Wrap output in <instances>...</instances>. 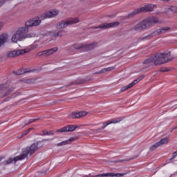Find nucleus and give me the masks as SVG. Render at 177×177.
I'll return each mask as SVG.
<instances>
[{
    "mask_svg": "<svg viewBox=\"0 0 177 177\" xmlns=\"http://www.w3.org/2000/svg\"><path fill=\"white\" fill-rule=\"evenodd\" d=\"M86 115H88V112L86 111H80L75 113H69L70 118H84V117H86Z\"/></svg>",
    "mask_w": 177,
    "mask_h": 177,
    "instance_id": "nucleus-13",
    "label": "nucleus"
},
{
    "mask_svg": "<svg viewBox=\"0 0 177 177\" xmlns=\"http://www.w3.org/2000/svg\"><path fill=\"white\" fill-rule=\"evenodd\" d=\"M174 129H177V127L176 128H174Z\"/></svg>",
    "mask_w": 177,
    "mask_h": 177,
    "instance_id": "nucleus-38",
    "label": "nucleus"
},
{
    "mask_svg": "<svg viewBox=\"0 0 177 177\" xmlns=\"http://www.w3.org/2000/svg\"><path fill=\"white\" fill-rule=\"evenodd\" d=\"M145 78V75H141L140 77H138L137 80H138L139 82L141 80H143Z\"/></svg>",
    "mask_w": 177,
    "mask_h": 177,
    "instance_id": "nucleus-31",
    "label": "nucleus"
},
{
    "mask_svg": "<svg viewBox=\"0 0 177 177\" xmlns=\"http://www.w3.org/2000/svg\"><path fill=\"white\" fill-rule=\"evenodd\" d=\"M138 82H139V80L136 79L133 82L130 83L129 85H130L131 88H132V86H133V85H136V84H138Z\"/></svg>",
    "mask_w": 177,
    "mask_h": 177,
    "instance_id": "nucleus-23",
    "label": "nucleus"
},
{
    "mask_svg": "<svg viewBox=\"0 0 177 177\" xmlns=\"http://www.w3.org/2000/svg\"><path fill=\"white\" fill-rule=\"evenodd\" d=\"M35 121H37V119H31L29 122L31 123L34 122Z\"/></svg>",
    "mask_w": 177,
    "mask_h": 177,
    "instance_id": "nucleus-35",
    "label": "nucleus"
},
{
    "mask_svg": "<svg viewBox=\"0 0 177 177\" xmlns=\"http://www.w3.org/2000/svg\"><path fill=\"white\" fill-rule=\"evenodd\" d=\"M4 24L2 21H0V31L3 28Z\"/></svg>",
    "mask_w": 177,
    "mask_h": 177,
    "instance_id": "nucleus-29",
    "label": "nucleus"
},
{
    "mask_svg": "<svg viewBox=\"0 0 177 177\" xmlns=\"http://www.w3.org/2000/svg\"><path fill=\"white\" fill-rule=\"evenodd\" d=\"M104 73H107L106 68H104L101 69L100 71L95 72V74H104Z\"/></svg>",
    "mask_w": 177,
    "mask_h": 177,
    "instance_id": "nucleus-21",
    "label": "nucleus"
},
{
    "mask_svg": "<svg viewBox=\"0 0 177 177\" xmlns=\"http://www.w3.org/2000/svg\"><path fill=\"white\" fill-rule=\"evenodd\" d=\"M42 142L33 143L30 147L23 149L21 155L16 156L15 158H10L6 161V164H12V162H16L17 161L24 160L28 154H34V153H35L38 149L42 147Z\"/></svg>",
    "mask_w": 177,
    "mask_h": 177,
    "instance_id": "nucleus-2",
    "label": "nucleus"
},
{
    "mask_svg": "<svg viewBox=\"0 0 177 177\" xmlns=\"http://www.w3.org/2000/svg\"><path fill=\"white\" fill-rule=\"evenodd\" d=\"M71 142H74V138H70L68 140H65L62 142H59L57 144V146H66V145H68L69 143H71Z\"/></svg>",
    "mask_w": 177,
    "mask_h": 177,
    "instance_id": "nucleus-18",
    "label": "nucleus"
},
{
    "mask_svg": "<svg viewBox=\"0 0 177 177\" xmlns=\"http://www.w3.org/2000/svg\"><path fill=\"white\" fill-rule=\"evenodd\" d=\"M124 160H119V161H116V162H122Z\"/></svg>",
    "mask_w": 177,
    "mask_h": 177,
    "instance_id": "nucleus-36",
    "label": "nucleus"
},
{
    "mask_svg": "<svg viewBox=\"0 0 177 177\" xmlns=\"http://www.w3.org/2000/svg\"><path fill=\"white\" fill-rule=\"evenodd\" d=\"M57 47L53 48L49 50H45L46 52V56H50V55H53L55 52H57Z\"/></svg>",
    "mask_w": 177,
    "mask_h": 177,
    "instance_id": "nucleus-17",
    "label": "nucleus"
},
{
    "mask_svg": "<svg viewBox=\"0 0 177 177\" xmlns=\"http://www.w3.org/2000/svg\"><path fill=\"white\" fill-rule=\"evenodd\" d=\"M102 176H116V177H120V176H122V175L120 174H114V173H107V174H102Z\"/></svg>",
    "mask_w": 177,
    "mask_h": 177,
    "instance_id": "nucleus-19",
    "label": "nucleus"
},
{
    "mask_svg": "<svg viewBox=\"0 0 177 177\" xmlns=\"http://www.w3.org/2000/svg\"><path fill=\"white\" fill-rule=\"evenodd\" d=\"M162 1H169V0H162Z\"/></svg>",
    "mask_w": 177,
    "mask_h": 177,
    "instance_id": "nucleus-37",
    "label": "nucleus"
},
{
    "mask_svg": "<svg viewBox=\"0 0 177 177\" xmlns=\"http://www.w3.org/2000/svg\"><path fill=\"white\" fill-rule=\"evenodd\" d=\"M2 160V158H0V161Z\"/></svg>",
    "mask_w": 177,
    "mask_h": 177,
    "instance_id": "nucleus-39",
    "label": "nucleus"
},
{
    "mask_svg": "<svg viewBox=\"0 0 177 177\" xmlns=\"http://www.w3.org/2000/svg\"><path fill=\"white\" fill-rule=\"evenodd\" d=\"M118 122H121V120H113V121H112V122H109V124H118Z\"/></svg>",
    "mask_w": 177,
    "mask_h": 177,
    "instance_id": "nucleus-26",
    "label": "nucleus"
},
{
    "mask_svg": "<svg viewBox=\"0 0 177 177\" xmlns=\"http://www.w3.org/2000/svg\"><path fill=\"white\" fill-rule=\"evenodd\" d=\"M170 59L171 53H158L153 57L145 60L144 64H146L147 67L150 66H160V64H165V63H168Z\"/></svg>",
    "mask_w": 177,
    "mask_h": 177,
    "instance_id": "nucleus-3",
    "label": "nucleus"
},
{
    "mask_svg": "<svg viewBox=\"0 0 177 177\" xmlns=\"http://www.w3.org/2000/svg\"><path fill=\"white\" fill-rule=\"evenodd\" d=\"M158 23V19L157 18L151 17L143 20L138 23L134 28L136 31H140V30H145L146 28H150L153 24Z\"/></svg>",
    "mask_w": 177,
    "mask_h": 177,
    "instance_id": "nucleus-6",
    "label": "nucleus"
},
{
    "mask_svg": "<svg viewBox=\"0 0 177 177\" xmlns=\"http://www.w3.org/2000/svg\"><path fill=\"white\" fill-rule=\"evenodd\" d=\"M6 0H0V6H2Z\"/></svg>",
    "mask_w": 177,
    "mask_h": 177,
    "instance_id": "nucleus-33",
    "label": "nucleus"
},
{
    "mask_svg": "<svg viewBox=\"0 0 177 177\" xmlns=\"http://www.w3.org/2000/svg\"><path fill=\"white\" fill-rule=\"evenodd\" d=\"M36 48H38V45L32 44L31 46H28L25 49L11 50L7 53L6 57L9 59H13V57H17V56H20V55L28 53V52L34 50V49H36Z\"/></svg>",
    "mask_w": 177,
    "mask_h": 177,
    "instance_id": "nucleus-5",
    "label": "nucleus"
},
{
    "mask_svg": "<svg viewBox=\"0 0 177 177\" xmlns=\"http://www.w3.org/2000/svg\"><path fill=\"white\" fill-rule=\"evenodd\" d=\"M80 22V18L74 17L70 18L66 21H61L55 24V28L57 30L54 31L52 34L53 38H63L66 35V30L63 28H66L68 26H73L74 24H78Z\"/></svg>",
    "mask_w": 177,
    "mask_h": 177,
    "instance_id": "nucleus-1",
    "label": "nucleus"
},
{
    "mask_svg": "<svg viewBox=\"0 0 177 177\" xmlns=\"http://www.w3.org/2000/svg\"><path fill=\"white\" fill-rule=\"evenodd\" d=\"M38 56H46V53L45 50L41 51V52H39L37 53Z\"/></svg>",
    "mask_w": 177,
    "mask_h": 177,
    "instance_id": "nucleus-25",
    "label": "nucleus"
},
{
    "mask_svg": "<svg viewBox=\"0 0 177 177\" xmlns=\"http://www.w3.org/2000/svg\"><path fill=\"white\" fill-rule=\"evenodd\" d=\"M118 26H120V22L115 21L109 24H107V23L102 24L98 26L94 27V28H104V30H106L107 28H113L114 27H118Z\"/></svg>",
    "mask_w": 177,
    "mask_h": 177,
    "instance_id": "nucleus-12",
    "label": "nucleus"
},
{
    "mask_svg": "<svg viewBox=\"0 0 177 177\" xmlns=\"http://www.w3.org/2000/svg\"><path fill=\"white\" fill-rule=\"evenodd\" d=\"M59 13L60 12L59 10L55 8V9H51L50 10L46 11L44 12L43 15H40L41 19H53L55 17H57V16H59Z\"/></svg>",
    "mask_w": 177,
    "mask_h": 177,
    "instance_id": "nucleus-8",
    "label": "nucleus"
},
{
    "mask_svg": "<svg viewBox=\"0 0 177 177\" xmlns=\"http://www.w3.org/2000/svg\"><path fill=\"white\" fill-rule=\"evenodd\" d=\"M113 70H115V66H109L106 68L107 73H109V71H113Z\"/></svg>",
    "mask_w": 177,
    "mask_h": 177,
    "instance_id": "nucleus-24",
    "label": "nucleus"
},
{
    "mask_svg": "<svg viewBox=\"0 0 177 177\" xmlns=\"http://www.w3.org/2000/svg\"><path fill=\"white\" fill-rule=\"evenodd\" d=\"M171 30L170 27L165 26L160 29L156 30L155 34H164V32H167V31H169Z\"/></svg>",
    "mask_w": 177,
    "mask_h": 177,
    "instance_id": "nucleus-15",
    "label": "nucleus"
},
{
    "mask_svg": "<svg viewBox=\"0 0 177 177\" xmlns=\"http://www.w3.org/2000/svg\"><path fill=\"white\" fill-rule=\"evenodd\" d=\"M156 9V6L153 4L145 5L143 7L134 10L130 13V16H134L135 15H139V13H143L145 12H153Z\"/></svg>",
    "mask_w": 177,
    "mask_h": 177,
    "instance_id": "nucleus-7",
    "label": "nucleus"
},
{
    "mask_svg": "<svg viewBox=\"0 0 177 177\" xmlns=\"http://www.w3.org/2000/svg\"><path fill=\"white\" fill-rule=\"evenodd\" d=\"M75 129H77V126H70L66 127V132H73V131H75Z\"/></svg>",
    "mask_w": 177,
    "mask_h": 177,
    "instance_id": "nucleus-20",
    "label": "nucleus"
},
{
    "mask_svg": "<svg viewBox=\"0 0 177 177\" xmlns=\"http://www.w3.org/2000/svg\"><path fill=\"white\" fill-rule=\"evenodd\" d=\"M131 88L130 84H128L127 86H124L120 88V92H125V91Z\"/></svg>",
    "mask_w": 177,
    "mask_h": 177,
    "instance_id": "nucleus-22",
    "label": "nucleus"
},
{
    "mask_svg": "<svg viewBox=\"0 0 177 177\" xmlns=\"http://www.w3.org/2000/svg\"><path fill=\"white\" fill-rule=\"evenodd\" d=\"M109 125H110V122L108 123H104L102 128L100 129H104V128H106V127H109Z\"/></svg>",
    "mask_w": 177,
    "mask_h": 177,
    "instance_id": "nucleus-28",
    "label": "nucleus"
},
{
    "mask_svg": "<svg viewBox=\"0 0 177 177\" xmlns=\"http://www.w3.org/2000/svg\"><path fill=\"white\" fill-rule=\"evenodd\" d=\"M96 46H97V43L93 42L89 44H78L77 46H75V48L76 49H84V50H93Z\"/></svg>",
    "mask_w": 177,
    "mask_h": 177,
    "instance_id": "nucleus-9",
    "label": "nucleus"
},
{
    "mask_svg": "<svg viewBox=\"0 0 177 177\" xmlns=\"http://www.w3.org/2000/svg\"><path fill=\"white\" fill-rule=\"evenodd\" d=\"M85 82H88V80L85 79L78 78L76 80L71 82V85H77L78 84H85Z\"/></svg>",
    "mask_w": 177,
    "mask_h": 177,
    "instance_id": "nucleus-16",
    "label": "nucleus"
},
{
    "mask_svg": "<svg viewBox=\"0 0 177 177\" xmlns=\"http://www.w3.org/2000/svg\"><path fill=\"white\" fill-rule=\"evenodd\" d=\"M5 91H6V88H4V89H2V88H0V93H6Z\"/></svg>",
    "mask_w": 177,
    "mask_h": 177,
    "instance_id": "nucleus-30",
    "label": "nucleus"
},
{
    "mask_svg": "<svg viewBox=\"0 0 177 177\" xmlns=\"http://www.w3.org/2000/svg\"><path fill=\"white\" fill-rule=\"evenodd\" d=\"M57 132H67V127H64L57 130Z\"/></svg>",
    "mask_w": 177,
    "mask_h": 177,
    "instance_id": "nucleus-27",
    "label": "nucleus"
},
{
    "mask_svg": "<svg viewBox=\"0 0 177 177\" xmlns=\"http://www.w3.org/2000/svg\"><path fill=\"white\" fill-rule=\"evenodd\" d=\"M169 142V140L167 138H165L161 139L160 141L156 142L154 145H153L150 148V151H154V150L158 149V147L162 146V145H165Z\"/></svg>",
    "mask_w": 177,
    "mask_h": 177,
    "instance_id": "nucleus-11",
    "label": "nucleus"
},
{
    "mask_svg": "<svg viewBox=\"0 0 177 177\" xmlns=\"http://www.w3.org/2000/svg\"><path fill=\"white\" fill-rule=\"evenodd\" d=\"M26 32H28V28L24 26L14 30L11 36L12 44H18V42H21V41H24L26 38H35V37H37L35 33L26 34Z\"/></svg>",
    "mask_w": 177,
    "mask_h": 177,
    "instance_id": "nucleus-4",
    "label": "nucleus"
},
{
    "mask_svg": "<svg viewBox=\"0 0 177 177\" xmlns=\"http://www.w3.org/2000/svg\"><path fill=\"white\" fill-rule=\"evenodd\" d=\"M9 41V35L8 33H3L0 35V48L3 46L6 42Z\"/></svg>",
    "mask_w": 177,
    "mask_h": 177,
    "instance_id": "nucleus-14",
    "label": "nucleus"
},
{
    "mask_svg": "<svg viewBox=\"0 0 177 177\" xmlns=\"http://www.w3.org/2000/svg\"><path fill=\"white\" fill-rule=\"evenodd\" d=\"M41 22L42 21L39 19V18H34L26 21L24 27H26V28H28L30 27H37V26H39Z\"/></svg>",
    "mask_w": 177,
    "mask_h": 177,
    "instance_id": "nucleus-10",
    "label": "nucleus"
},
{
    "mask_svg": "<svg viewBox=\"0 0 177 177\" xmlns=\"http://www.w3.org/2000/svg\"><path fill=\"white\" fill-rule=\"evenodd\" d=\"M175 157H177V151L173 153V158H175Z\"/></svg>",
    "mask_w": 177,
    "mask_h": 177,
    "instance_id": "nucleus-34",
    "label": "nucleus"
},
{
    "mask_svg": "<svg viewBox=\"0 0 177 177\" xmlns=\"http://www.w3.org/2000/svg\"><path fill=\"white\" fill-rule=\"evenodd\" d=\"M32 128H30V129H28V130H26V131H25V135H27V133H28V132H30V131H32Z\"/></svg>",
    "mask_w": 177,
    "mask_h": 177,
    "instance_id": "nucleus-32",
    "label": "nucleus"
}]
</instances>
